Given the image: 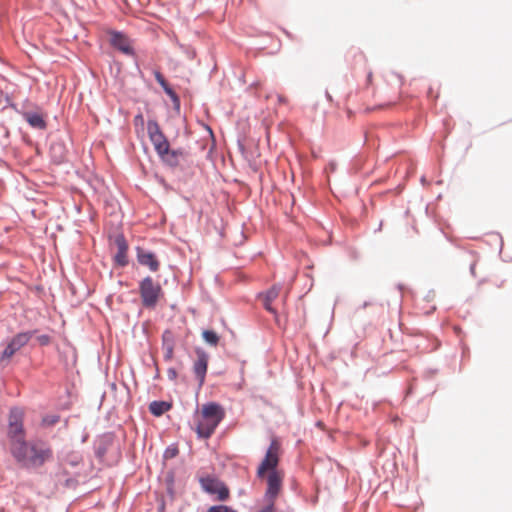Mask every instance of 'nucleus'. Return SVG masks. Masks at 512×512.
Returning a JSON list of instances; mask_svg holds the SVG:
<instances>
[{
  "label": "nucleus",
  "mask_w": 512,
  "mask_h": 512,
  "mask_svg": "<svg viewBox=\"0 0 512 512\" xmlns=\"http://www.w3.org/2000/svg\"><path fill=\"white\" fill-rule=\"evenodd\" d=\"M15 462L24 469H39L54 457L52 446L45 440H26L11 452Z\"/></svg>",
  "instance_id": "obj_1"
},
{
  "label": "nucleus",
  "mask_w": 512,
  "mask_h": 512,
  "mask_svg": "<svg viewBox=\"0 0 512 512\" xmlns=\"http://www.w3.org/2000/svg\"><path fill=\"white\" fill-rule=\"evenodd\" d=\"M147 133L154 149L165 167L175 170L181 161L187 160L190 153L185 148L172 149L156 119H148Z\"/></svg>",
  "instance_id": "obj_2"
},
{
  "label": "nucleus",
  "mask_w": 512,
  "mask_h": 512,
  "mask_svg": "<svg viewBox=\"0 0 512 512\" xmlns=\"http://www.w3.org/2000/svg\"><path fill=\"white\" fill-rule=\"evenodd\" d=\"M225 417L224 409L217 403L202 405L196 414V433L200 438H209Z\"/></svg>",
  "instance_id": "obj_3"
},
{
  "label": "nucleus",
  "mask_w": 512,
  "mask_h": 512,
  "mask_svg": "<svg viewBox=\"0 0 512 512\" xmlns=\"http://www.w3.org/2000/svg\"><path fill=\"white\" fill-rule=\"evenodd\" d=\"M7 438L10 452L26 441L24 412L18 408L10 410L8 417Z\"/></svg>",
  "instance_id": "obj_4"
},
{
  "label": "nucleus",
  "mask_w": 512,
  "mask_h": 512,
  "mask_svg": "<svg viewBox=\"0 0 512 512\" xmlns=\"http://www.w3.org/2000/svg\"><path fill=\"white\" fill-rule=\"evenodd\" d=\"M141 304L146 309H155L163 296V289L151 276L144 277L138 284Z\"/></svg>",
  "instance_id": "obj_5"
},
{
  "label": "nucleus",
  "mask_w": 512,
  "mask_h": 512,
  "mask_svg": "<svg viewBox=\"0 0 512 512\" xmlns=\"http://www.w3.org/2000/svg\"><path fill=\"white\" fill-rule=\"evenodd\" d=\"M280 443L277 439H273L266 452L264 459L257 469V477L263 478L265 474L271 471H278L277 466L279 463Z\"/></svg>",
  "instance_id": "obj_6"
},
{
  "label": "nucleus",
  "mask_w": 512,
  "mask_h": 512,
  "mask_svg": "<svg viewBox=\"0 0 512 512\" xmlns=\"http://www.w3.org/2000/svg\"><path fill=\"white\" fill-rule=\"evenodd\" d=\"M202 489L211 494L216 495L217 500L225 501L229 498L228 487L219 479L214 477H204L200 479Z\"/></svg>",
  "instance_id": "obj_7"
},
{
  "label": "nucleus",
  "mask_w": 512,
  "mask_h": 512,
  "mask_svg": "<svg viewBox=\"0 0 512 512\" xmlns=\"http://www.w3.org/2000/svg\"><path fill=\"white\" fill-rule=\"evenodd\" d=\"M108 33L110 35V45L114 49L120 51L124 55L135 56V49L132 47L131 41L127 34L118 30H110Z\"/></svg>",
  "instance_id": "obj_8"
},
{
  "label": "nucleus",
  "mask_w": 512,
  "mask_h": 512,
  "mask_svg": "<svg viewBox=\"0 0 512 512\" xmlns=\"http://www.w3.org/2000/svg\"><path fill=\"white\" fill-rule=\"evenodd\" d=\"M284 473L282 471H271L267 475V490L265 496L269 503L274 504L275 499L282 489Z\"/></svg>",
  "instance_id": "obj_9"
},
{
  "label": "nucleus",
  "mask_w": 512,
  "mask_h": 512,
  "mask_svg": "<svg viewBox=\"0 0 512 512\" xmlns=\"http://www.w3.org/2000/svg\"><path fill=\"white\" fill-rule=\"evenodd\" d=\"M114 244L117 246V253L113 257L115 265L118 267L127 266L129 263L127 256L129 246L123 233H118L115 235Z\"/></svg>",
  "instance_id": "obj_10"
},
{
  "label": "nucleus",
  "mask_w": 512,
  "mask_h": 512,
  "mask_svg": "<svg viewBox=\"0 0 512 512\" xmlns=\"http://www.w3.org/2000/svg\"><path fill=\"white\" fill-rule=\"evenodd\" d=\"M136 258L140 265L147 266L152 272H156L160 267V262L156 254L140 246L136 247Z\"/></svg>",
  "instance_id": "obj_11"
},
{
  "label": "nucleus",
  "mask_w": 512,
  "mask_h": 512,
  "mask_svg": "<svg viewBox=\"0 0 512 512\" xmlns=\"http://www.w3.org/2000/svg\"><path fill=\"white\" fill-rule=\"evenodd\" d=\"M31 336L30 330L17 333L9 340L2 352H18L25 345L31 348Z\"/></svg>",
  "instance_id": "obj_12"
},
{
  "label": "nucleus",
  "mask_w": 512,
  "mask_h": 512,
  "mask_svg": "<svg viewBox=\"0 0 512 512\" xmlns=\"http://www.w3.org/2000/svg\"><path fill=\"white\" fill-rule=\"evenodd\" d=\"M280 290V285H273L268 290L259 292L257 294V298L263 300V307L265 310L273 315H277V311L271 303L278 297Z\"/></svg>",
  "instance_id": "obj_13"
},
{
  "label": "nucleus",
  "mask_w": 512,
  "mask_h": 512,
  "mask_svg": "<svg viewBox=\"0 0 512 512\" xmlns=\"http://www.w3.org/2000/svg\"><path fill=\"white\" fill-rule=\"evenodd\" d=\"M50 158L51 162L56 165H61L67 161V148L62 140L53 141L50 144Z\"/></svg>",
  "instance_id": "obj_14"
},
{
  "label": "nucleus",
  "mask_w": 512,
  "mask_h": 512,
  "mask_svg": "<svg viewBox=\"0 0 512 512\" xmlns=\"http://www.w3.org/2000/svg\"><path fill=\"white\" fill-rule=\"evenodd\" d=\"M20 115L32 129L45 130L47 128V121L38 111H23L20 112Z\"/></svg>",
  "instance_id": "obj_15"
},
{
  "label": "nucleus",
  "mask_w": 512,
  "mask_h": 512,
  "mask_svg": "<svg viewBox=\"0 0 512 512\" xmlns=\"http://www.w3.org/2000/svg\"><path fill=\"white\" fill-rule=\"evenodd\" d=\"M208 359L205 354H201L195 361L193 366L194 374L199 382V387L204 384L205 375L207 372Z\"/></svg>",
  "instance_id": "obj_16"
},
{
  "label": "nucleus",
  "mask_w": 512,
  "mask_h": 512,
  "mask_svg": "<svg viewBox=\"0 0 512 512\" xmlns=\"http://www.w3.org/2000/svg\"><path fill=\"white\" fill-rule=\"evenodd\" d=\"M31 336V348L45 347L51 341V336L48 334H40L38 330H30Z\"/></svg>",
  "instance_id": "obj_17"
},
{
  "label": "nucleus",
  "mask_w": 512,
  "mask_h": 512,
  "mask_svg": "<svg viewBox=\"0 0 512 512\" xmlns=\"http://www.w3.org/2000/svg\"><path fill=\"white\" fill-rule=\"evenodd\" d=\"M171 404L165 401H153L149 405L150 412L155 416H161L170 410Z\"/></svg>",
  "instance_id": "obj_18"
},
{
  "label": "nucleus",
  "mask_w": 512,
  "mask_h": 512,
  "mask_svg": "<svg viewBox=\"0 0 512 512\" xmlns=\"http://www.w3.org/2000/svg\"><path fill=\"white\" fill-rule=\"evenodd\" d=\"M203 340L210 346H216L219 342V335L212 329H205L202 331Z\"/></svg>",
  "instance_id": "obj_19"
},
{
  "label": "nucleus",
  "mask_w": 512,
  "mask_h": 512,
  "mask_svg": "<svg viewBox=\"0 0 512 512\" xmlns=\"http://www.w3.org/2000/svg\"><path fill=\"white\" fill-rule=\"evenodd\" d=\"M172 338H173V335L170 331L164 332V334H163V349L165 350V352H173Z\"/></svg>",
  "instance_id": "obj_20"
},
{
  "label": "nucleus",
  "mask_w": 512,
  "mask_h": 512,
  "mask_svg": "<svg viewBox=\"0 0 512 512\" xmlns=\"http://www.w3.org/2000/svg\"><path fill=\"white\" fill-rule=\"evenodd\" d=\"M59 419L60 418L58 415H47L42 418L41 424L44 427H50L58 423Z\"/></svg>",
  "instance_id": "obj_21"
},
{
  "label": "nucleus",
  "mask_w": 512,
  "mask_h": 512,
  "mask_svg": "<svg viewBox=\"0 0 512 512\" xmlns=\"http://www.w3.org/2000/svg\"><path fill=\"white\" fill-rule=\"evenodd\" d=\"M155 80L157 83L161 86V88H165L166 86L170 85L168 81L165 79L164 75L159 70L153 71Z\"/></svg>",
  "instance_id": "obj_22"
},
{
  "label": "nucleus",
  "mask_w": 512,
  "mask_h": 512,
  "mask_svg": "<svg viewBox=\"0 0 512 512\" xmlns=\"http://www.w3.org/2000/svg\"><path fill=\"white\" fill-rule=\"evenodd\" d=\"M4 101L6 102V105L2 108V110L6 109L7 107H10L12 108L17 114L20 115V112H23L24 110H20L17 106L16 103H14L10 96L8 94H5V99Z\"/></svg>",
  "instance_id": "obj_23"
},
{
  "label": "nucleus",
  "mask_w": 512,
  "mask_h": 512,
  "mask_svg": "<svg viewBox=\"0 0 512 512\" xmlns=\"http://www.w3.org/2000/svg\"><path fill=\"white\" fill-rule=\"evenodd\" d=\"M207 512H236L229 508L228 506L219 505V506H213L208 509Z\"/></svg>",
  "instance_id": "obj_24"
},
{
  "label": "nucleus",
  "mask_w": 512,
  "mask_h": 512,
  "mask_svg": "<svg viewBox=\"0 0 512 512\" xmlns=\"http://www.w3.org/2000/svg\"><path fill=\"white\" fill-rule=\"evenodd\" d=\"M163 91L170 98L171 101L179 96L170 85L163 88Z\"/></svg>",
  "instance_id": "obj_25"
},
{
  "label": "nucleus",
  "mask_w": 512,
  "mask_h": 512,
  "mask_svg": "<svg viewBox=\"0 0 512 512\" xmlns=\"http://www.w3.org/2000/svg\"><path fill=\"white\" fill-rule=\"evenodd\" d=\"M163 91L170 98L171 101L179 96L170 85L163 88Z\"/></svg>",
  "instance_id": "obj_26"
},
{
  "label": "nucleus",
  "mask_w": 512,
  "mask_h": 512,
  "mask_svg": "<svg viewBox=\"0 0 512 512\" xmlns=\"http://www.w3.org/2000/svg\"><path fill=\"white\" fill-rule=\"evenodd\" d=\"M440 343L437 340L431 341V347H425L423 352H432L439 348Z\"/></svg>",
  "instance_id": "obj_27"
},
{
  "label": "nucleus",
  "mask_w": 512,
  "mask_h": 512,
  "mask_svg": "<svg viewBox=\"0 0 512 512\" xmlns=\"http://www.w3.org/2000/svg\"><path fill=\"white\" fill-rule=\"evenodd\" d=\"M178 453V450L177 448H168L166 451H165V457L166 458H171V457H174L176 456Z\"/></svg>",
  "instance_id": "obj_28"
},
{
  "label": "nucleus",
  "mask_w": 512,
  "mask_h": 512,
  "mask_svg": "<svg viewBox=\"0 0 512 512\" xmlns=\"http://www.w3.org/2000/svg\"><path fill=\"white\" fill-rule=\"evenodd\" d=\"M173 108L177 111L180 110L181 100L180 97H176L174 100H172Z\"/></svg>",
  "instance_id": "obj_29"
},
{
  "label": "nucleus",
  "mask_w": 512,
  "mask_h": 512,
  "mask_svg": "<svg viewBox=\"0 0 512 512\" xmlns=\"http://www.w3.org/2000/svg\"><path fill=\"white\" fill-rule=\"evenodd\" d=\"M11 355L12 354H2V356L0 357V363H2V364L8 363Z\"/></svg>",
  "instance_id": "obj_30"
},
{
  "label": "nucleus",
  "mask_w": 512,
  "mask_h": 512,
  "mask_svg": "<svg viewBox=\"0 0 512 512\" xmlns=\"http://www.w3.org/2000/svg\"><path fill=\"white\" fill-rule=\"evenodd\" d=\"M475 268H476V261H473V262L470 264V267H469L470 274H471L473 277H475V276H476Z\"/></svg>",
  "instance_id": "obj_31"
},
{
  "label": "nucleus",
  "mask_w": 512,
  "mask_h": 512,
  "mask_svg": "<svg viewBox=\"0 0 512 512\" xmlns=\"http://www.w3.org/2000/svg\"><path fill=\"white\" fill-rule=\"evenodd\" d=\"M186 54L188 55V57H189L190 59H193V58L195 57L196 52H195V50H194V49H192V48H187V49H186Z\"/></svg>",
  "instance_id": "obj_32"
},
{
  "label": "nucleus",
  "mask_w": 512,
  "mask_h": 512,
  "mask_svg": "<svg viewBox=\"0 0 512 512\" xmlns=\"http://www.w3.org/2000/svg\"><path fill=\"white\" fill-rule=\"evenodd\" d=\"M135 122L137 123L138 121H140L141 123H143L144 119H143V116L142 114H137L134 118Z\"/></svg>",
  "instance_id": "obj_33"
},
{
  "label": "nucleus",
  "mask_w": 512,
  "mask_h": 512,
  "mask_svg": "<svg viewBox=\"0 0 512 512\" xmlns=\"http://www.w3.org/2000/svg\"><path fill=\"white\" fill-rule=\"evenodd\" d=\"M325 97L328 101H332V96L330 95V93L328 92V90L325 91Z\"/></svg>",
  "instance_id": "obj_34"
},
{
  "label": "nucleus",
  "mask_w": 512,
  "mask_h": 512,
  "mask_svg": "<svg viewBox=\"0 0 512 512\" xmlns=\"http://www.w3.org/2000/svg\"><path fill=\"white\" fill-rule=\"evenodd\" d=\"M4 99H5V94L2 91H0V105L2 104Z\"/></svg>",
  "instance_id": "obj_35"
},
{
  "label": "nucleus",
  "mask_w": 512,
  "mask_h": 512,
  "mask_svg": "<svg viewBox=\"0 0 512 512\" xmlns=\"http://www.w3.org/2000/svg\"><path fill=\"white\" fill-rule=\"evenodd\" d=\"M205 128L207 129V131H208L210 134H213V131H212V129L210 128V126L205 125Z\"/></svg>",
  "instance_id": "obj_36"
},
{
  "label": "nucleus",
  "mask_w": 512,
  "mask_h": 512,
  "mask_svg": "<svg viewBox=\"0 0 512 512\" xmlns=\"http://www.w3.org/2000/svg\"><path fill=\"white\" fill-rule=\"evenodd\" d=\"M371 79H372V73L370 72V73H368V75H367V81H368V82H370V81H371Z\"/></svg>",
  "instance_id": "obj_37"
},
{
  "label": "nucleus",
  "mask_w": 512,
  "mask_h": 512,
  "mask_svg": "<svg viewBox=\"0 0 512 512\" xmlns=\"http://www.w3.org/2000/svg\"><path fill=\"white\" fill-rule=\"evenodd\" d=\"M136 67H137V70H138L139 74L142 76V75H143V73H142V71H141V69H140V67H139L138 63H136Z\"/></svg>",
  "instance_id": "obj_38"
},
{
  "label": "nucleus",
  "mask_w": 512,
  "mask_h": 512,
  "mask_svg": "<svg viewBox=\"0 0 512 512\" xmlns=\"http://www.w3.org/2000/svg\"><path fill=\"white\" fill-rule=\"evenodd\" d=\"M420 181L424 185L426 183V178L424 176H422Z\"/></svg>",
  "instance_id": "obj_39"
},
{
  "label": "nucleus",
  "mask_w": 512,
  "mask_h": 512,
  "mask_svg": "<svg viewBox=\"0 0 512 512\" xmlns=\"http://www.w3.org/2000/svg\"><path fill=\"white\" fill-rule=\"evenodd\" d=\"M239 149H240L241 151H244V145H243V144H241L240 142H239Z\"/></svg>",
  "instance_id": "obj_40"
},
{
  "label": "nucleus",
  "mask_w": 512,
  "mask_h": 512,
  "mask_svg": "<svg viewBox=\"0 0 512 512\" xmlns=\"http://www.w3.org/2000/svg\"><path fill=\"white\" fill-rule=\"evenodd\" d=\"M194 352L199 353V352H204V351L201 348H196Z\"/></svg>",
  "instance_id": "obj_41"
},
{
  "label": "nucleus",
  "mask_w": 512,
  "mask_h": 512,
  "mask_svg": "<svg viewBox=\"0 0 512 512\" xmlns=\"http://www.w3.org/2000/svg\"><path fill=\"white\" fill-rule=\"evenodd\" d=\"M278 99H279L280 102L284 101V98L282 96H279Z\"/></svg>",
  "instance_id": "obj_42"
},
{
  "label": "nucleus",
  "mask_w": 512,
  "mask_h": 512,
  "mask_svg": "<svg viewBox=\"0 0 512 512\" xmlns=\"http://www.w3.org/2000/svg\"><path fill=\"white\" fill-rule=\"evenodd\" d=\"M36 289H37V291H41L42 287L41 286H37Z\"/></svg>",
  "instance_id": "obj_43"
}]
</instances>
